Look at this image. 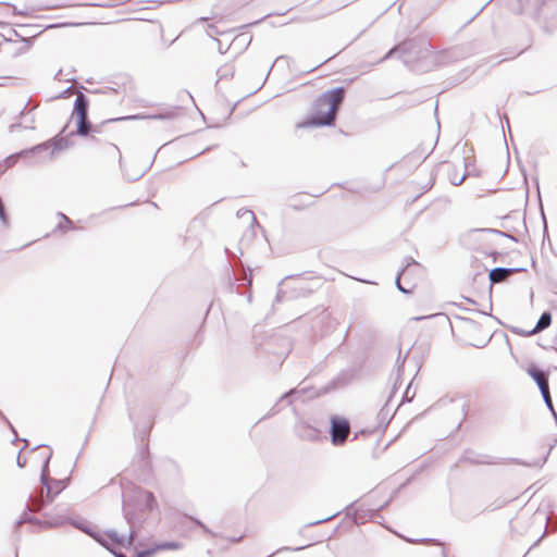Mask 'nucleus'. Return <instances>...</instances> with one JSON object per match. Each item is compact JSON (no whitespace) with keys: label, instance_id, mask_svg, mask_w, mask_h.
<instances>
[{"label":"nucleus","instance_id":"obj_1","mask_svg":"<svg viewBox=\"0 0 557 557\" xmlns=\"http://www.w3.org/2000/svg\"><path fill=\"white\" fill-rule=\"evenodd\" d=\"M50 458H51V453L45 459L42 468H41L40 483H41L42 487L36 493V495L29 496L24 512L22 513V516L15 523L16 530L23 523H33V524L47 525V527L58 525V522L41 521V520L28 515V512H38L41 509H44L48 504L52 503V500L54 499V497L58 494H60L65 488V480H57V479H51L49 476Z\"/></svg>","mask_w":557,"mask_h":557},{"label":"nucleus","instance_id":"obj_2","mask_svg":"<svg viewBox=\"0 0 557 557\" xmlns=\"http://www.w3.org/2000/svg\"><path fill=\"white\" fill-rule=\"evenodd\" d=\"M158 508L152 492L132 486L123 493L122 510L131 529V539L137 537L150 513Z\"/></svg>","mask_w":557,"mask_h":557},{"label":"nucleus","instance_id":"obj_3","mask_svg":"<svg viewBox=\"0 0 557 557\" xmlns=\"http://www.w3.org/2000/svg\"><path fill=\"white\" fill-rule=\"evenodd\" d=\"M346 90L343 86L321 94L314 104L311 114L306 121L298 123V128L333 126L336 121L341 104L345 99Z\"/></svg>","mask_w":557,"mask_h":557},{"label":"nucleus","instance_id":"obj_4","mask_svg":"<svg viewBox=\"0 0 557 557\" xmlns=\"http://www.w3.org/2000/svg\"><path fill=\"white\" fill-rule=\"evenodd\" d=\"M89 100L83 92H78L73 104L72 116L76 120V134L88 136L94 129V124L88 119Z\"/></svg>","mask_w":557,"mask_h":557},{"label":"nucleus","instance_id":"obj_5","mask_svg":"<svg viewBox=\"0 0 557 557\" xmlns=\"http://www.w3.org/2000/svg\"><path fill=\"white\" fill-rule=\"evenodd\" d=\"M73 524L76 528H78L79 530H82L83 532L91 535L100 545H102L110 552H113V550L109 547L108 540H110L111 543H113L117 546L128 548L129 546L134 545V543L137 539V537H133L132 540H129L131 532L128 533L127 536H125L123 534H119L115 530H108L104 534H99V533H91V531L88 527H84L78 523H73Z\"/></svg>","mask_w":557,"mask_h":557},{"label":"nucleus","instance_id":"obj_6","mask_svg":"<svg viewBox=\"0 0 557 557\" xmlns=\"http://www.w3.org/2000/svg\"><path fill=\"white\" fill-rule=\"evenodd\" d=\"M331 441L334 445H343L350 432V423L348 419L339 416L331 417Z\"/></svg>","mask_w":557,"mask_h":557},{"label":"nucleus","instance_id":"obj_7","mask_svg":"<svg viewBox=\"0 0 557 557\" xmlns=\"http://www.w3.org/2000/svg\"><path fill=\"white\" fill-rule=\"evenodd\" d=\"M49 147H50L49 143H42V144H38L32 148L21 150L20 152L9 156L4 161L5 165H7V168H12L17 162V160L20 158L28 159V158L38 156L42 152H46L49 149Z\"/></svg>","mask_w":557,"mask_h":557},{"label":"nucleus","instance_id":"obj_8","mask_svg":"<svg viewBox=\"0 0 557 557\" xmlns=\"http://www.w3.org/2000/svg\"><path fill=\"white\" fill-rule=\"evenodd\" d=\"M178 111V108H173L165 110L164 112L158 113V114H134V115H127L122 116L117 119H110L107 122H114V121H122V120H145V119H151V120H172L176 116Z\"/></svg>","mask_w":557,"mask_h":557},{"label":"nucleus","instance_id":"obj_9","mask_svg":"<svg viewBox=\"0 0 557 557\" xmlns=\"http://www.w3.org/2000/svg\"><path fill=\"white\" fill-rule=\"evenodd\" d=\"M295 430L297 435L301 440L317 441L320 437V431L317 428L304 421L298 422L295 426Z\"/></svg>","mask_w":557,"mask_h":557},{"label":"nucleus","instance_id":"obj_10","mask_svg":"<svg viewBox=\"0 0 557 557\" xmlns=\"http://www.w3.org/2000/svg\"><path fill=\"white\" fill-rule=\"evenodd\" d=\"M521 268H503L497 267L490 271L488 278L491 285L504 282L511 273L520 272Z\"/></svg>","mask_w":557,"mask_h":557},{"label":"nucleus","instance_id":"obj_11","mask_svg":"<svg viewBox=\"0 0 557 557\" xmlns=\"http://www.w3.org/2000/svg\"><path fill=\"white\" fill-rule=\"evenodd\" d=\"M462 460L471 465H497L499 460L488 455H480L473 451H466L462 456Z\"/></svg>","mask_w":557,"mask_h":557},{"label":"nucleus","instance_id":"obj_12","mask_svg":"<svg viewBox=\"0 0 557 557\" xmlns=\"http://www.w3.org/2000/svg\"><path fill=\"white\" fill-rule=\"evenodd\" d=\"M527 372L534 380V382L539 386L540 392L543 389L545 391V388L549 387L548 374L544 372L542 369L532 364L528 368Z\"/></svg>","mask_w":557,"mask_h":557},{"label":"nucleus","instance_id":"obj_13","mask_svg":"<svg viewBox=\"0 0 557 557\" xmlns=\"http://www.w3.org/2000/svg\"><path fill=\"white\" fill-rule=\"evenodd\" d=\"M550 324H552V314L549 311H544L540 315L535 326L531 331L522 332V334L525 336H532L534 334H537V333L546 330Z\"/></svg>","mask_w":557,"mask_h":557},{"label":"nucleus","instance_id":"obj_14","mask_svg":"<svg viewBox=\"0 0 557 557\" xmlns=\"http://www.w3.org/2000/svg\"><path fill=\"white\" fill-rule=\"evenodd\" d=\"M299 391L297 388H292L288 392L284 393L277 400V403L271 408L269 413L264 416L262 419H265L268 417L274 416L281 411V408L278 407V404L282 401H287L288 405L293 403L292 397L296 394H298Z\"/></svg>","mask_w":557,"mask_h":557},{"label":"nucleus","instance_id":"obj_15","mask_svg":"<svg viewBox=\"0 0 557 557\" xmlns=\"http://www.w3.org/2000/svg\"><path fill=\"white\" fill-rule=\"evenodd\" d=\"M467 177V173L463 172L461 175H459L457 169L453 166V169L448 172V178L451 185L459 186L463 183V181Z\"/></svg>","mask_w":557,"mask_h":557},{"label":"nucleus","instance_id":"obj_16","mask_svg":"<svg viewBox=\"0 0 557 557\" xmlns=\"http://www.w3.org/2000/svg\"><path fill=\"white\" fill-rule=\"evenodd\" d=\"M351 381V374L349 372H342L341 374H338L332 382H331V385L336 388V387H339V386H345L347 384H349V382Z\"/></svg>","mask_w":557,"mask_h":557},{"label":"nucleus","instance_id":"obj_17","mask_svg":"<svg viewBox=\"0 0 557 557\" xmlns=\"http://www.w3.org/2000/svg\"><path fill=\"white\" fill-rule=\"evenodd\" d=\"M27 106H28V102H26L24 109L20 112V117L25 120L24 128L34 129L35 116L29 114V112L26 111Z\"/></svg>","mask_w":557,"mask_h":557},{"label":"nucleus","instance_id":"obj_18","mask_svg":"<svg viewBox=\"0 0 557 557\" xmlns=\"http://www.w3.org/2000/svg\"><path fill=\"white\" fill-rule=\"evenodd\" d=\"M182 547V544L178 542H162L157 544L153 548H156V552L158 550H175L180 549Z\"/></svg>","mask_w":557,"mask_h":557},{"label":"nucleus","instance_id":"obj_19","mask_svg":"<svg viewBox=\"0 0 557 557\" xmlns=\"http://www.w3.org/2000/svg\"><path fill=\"white\" fill-rule=\"evenodd\" d=\"M406 358H407V356L401 357V352L399 351V355H398L397 360H396L397 377H396V381H395V384H394V389L396 388V385H397V383H398V381L400 379V375L403 373V369H404V364H405Z\"/></svg>","mask_w":557,"mask_h":557},{"label":"nucleus","instance_id":"obj_20","mask_svg":"<svg viewBox=\"0 0 557 557\" xmlns=\"http://www.w3.org/2000/svg\"><path fill=\"white\" fill-rule=\"evenodd\" d=\"M67 147H69V140L66 138H57L53 143V148H52L50 154L53 156L55 151L65 149Z\"/></svg>","mask_w":557,"mask_h":557},{"label":"nucleus","instance_id":"obj_21","mask_svg":"<svg viewBox=\"0 0 557 557\" xmlns=\"http://www.w3.org/2000/svg\"><path fill=\"white\" fill-rule=\"evenodd\" d=\"M543 400L546 405V407L553 412L554 416H556V412L554 410L553 400L549 393V387L545 388V391H541Z\"/></svg>","mask_w":557,"mask_h":557},{"label":"nucleus","instance_id":"obj_22","mask_svg":"<svg viewBox=\"0 0 557 557\" xmlns=\"http://www.w3.org/2000/svg\"><path fill=\"white\" fill-rule=\"evenodd\" d=\"M398 51L404 52V51H405V45H398V46H395V47H393L392 49H389V50L386 52V54L377 61V63H381V62H383V61H385V60H387V59L392 58V57H393L396 52H398Z\"/></svg>","mask_w":557,"mask_h":557},{"label":"nucleus","instance_id":"obj_23","mask_svg":"<svg viewBox=\"0 0 557 557\" xmlns=\"http://www.w3.org/2000/svg\"><path fill=\"white\" fill-rule=\"evenodd\" d=\"M190 519H191V521H193L196 525H198L199 528H201V529H202V531H203L205 533H207V534H209V535H211V536H215V533H214V532H212V531H211V530H210V529H209V528H208V527H207L202 521H200V520H199V519H197V518H190Z\"/></svg>","mask_w":557,"mask_h":557},{"label":"nucleus","instance_id":"obj_24","mask_svg":"<svg viewBox=\"0 0 557 557\" xmlns=\"http://www.w3.org/2000/svg\"><path fill=\"white\" fill-rule=\"evenodd\" d=\"M148 434H149V429L139 430L135 425V437L140 438L141 442H145L148 438Z\"/></svg>","mask_w":557,"mask_h":557},{"label":"nucleus","instance_id":"obj_25","mask_svg":"<svg viewBox=\"0 0 557 557\" xmlns=\"http://www.w3.org/2000/svg\"><path fill=\"white\" fill-rule=\"evenodd\" d=\"M252 283V275L251 273L249 274H246L244 275V277L240 280V283L238 284L237 288H236V292L239 293V287L240 286H250Z\"/></svg>","mask_w":557,"mask_h":557},{"label":"nucleus","instance_id":"obj_26","mask_svg":"<svg viewBox=\"0 0 557 557\" xmlns=\"http://www.w3.org/2000/svg\"><path fill=\"white\" fill-rule=\"evenodd\" d=\"M216 73H218L220 79L225 78L230 75H233V71L230 66L220 67Z\"/></svg>","mask_w":557,"mask_h":557},{"label":"nucleus","instance_id":"obj_27","mask_svg":"<svg viewBox=\"0 0 557 557\" xmlns=\"http://www.w3.org/2000/svg\"><path fill=\"white\" fill-rule=\"evenodd\" d=\"M405 271H406V268H404V269L401 270V272H400V273H398V275H397V277H396V287H397V289H398L399 292H401V293H404V294H408V293H410V289L405 288V287L401 285V283H400V275H401L403 273H405Z\"/></svg>","mask_w":557,"mask_h":557},{"label":"nucleus","instance_id":"obj_28","mask_svg":"<svg viewBox=\"0 0 557 557\" xmlns=\"http://www.w3.org/2000/svg\"><path fill=\"white\" fill-rule=\"evenodd\" d=\"M156 553V548H148L140 552H137L135 557H151Z\"/></svg>","mask_w":557,"mask_h":557},{"label":"nucleus","instance_id":"obj_29","mask_svg":"<svg viewBox=\"0 0 557 557\" xmlns=\"http://www.w3.org/2000/svg\"><path fill=\"white\" fill-rule=\"evenodd\" d=\"M513 461L516 463H518V465H522V466H527V467H542V465L544 462V461H541V460H536L534 462H524V461H520L518 459H515Z\"/></svg>","mask_w":557,"mask_h":557},{"label":"nucleus","instance_id":"obj_30","mask_svg":"<svg viewBox=\"0 0 557 557\" xmlns=\"http://www.w3.org/2000/svg\"><path fill=\"white\" fill-rule=\"evenodd\" d=\"M409 542H416V543H435L437 545H443L441 542H438L437 540H433V539H419V540H409Z\"/></svg>","mask_w":557,"mask_h":557},{"label":"nucleus","instance_id":"obj_31","mask_svg":"<svg viewBox=\"0 0 557 557\" xmlns=\"http://www.w3.org/2000/svg\"><path fill=\"white\" fill-rule=\"evenodd\" d=\"M535 9H540L547 0H527Z\"/></svg>","mask_w":557,"mask_h":557},{"label":"nucleus","instance_id":"obj_32","mask_svg":"<svg viewBox=\"0 0 557 557\" xmlns=\"http://www.w3.org/2000/svg\"><path fill=\"white\" fill-rule=\"evenodd\" d=\"M21 453H22V450H20V453L17 454L16 465H17V467L23 468L26 465V459L22 458Z\"/></svg>","mask_w":557,"mask_h":557},{"label":"nucleus","instance_id":"obj_33","mask_svg":"<svg viewBox=\"0 0 557 557\" xmlns=\"http://www.w3.org/2000/svg\"><path fill=\"white\" fill-rule=\"evenodd\" d=\"M0 418L9 425V428L11 429V431L16 434V431L14 429V426L11 424V422L8 420V418L3 414V412L0 410Z\"/></svg>","mask_w":557,"mask_h":557},{"label":"nucleus","instance_id":"obj_34","mask_svg":"<svg viewBox=\"0 0 557 557\" xmlns=\"http://www.w3.org/2000/svg\"><path fill=\"white\" fill-rule=\"evenodd\" d=\"M237 214H238L239 216H244L245 214H248V215L250 216V219H251L253 222H256V216H255L253 212H252V211H250V210H245V211H243V212H242V210H240V211H238V213H237Z\"/></svg>","mask_w":557,"mask_h":557},{"label":"nucleus","instance_id":"obj_35","mask_svg":"<svg viewBox=\"0 0 557 557\" xmlns=\"http://www.w3.org/2000/svg\"><path fill=\"white\" fill-rule=\"evenodd\" d=\"M302 548H304V547L290 548V547H286V546H285V547H282V548L277 549L275 553H273V554H271V555H269V556H267V557H273L276 553L284 552V550H300V549H302Z\"/></svg>","mask_w":557,"mask_h":557},{"label":"nucleus","instance_id":"obj_36","mask_svg":"<svg viewBox=\"0 0 557 557\" xmlns=\"http://www.w3.org/2000/svg\"><path fill=\"white\" fill-rule=\"evenodd\" d=\"M60 216L63 219L64 221V225H67L69 227H72L73 225V222L72 220H70L66 215H64L63 213H59Z\"/></svg>","mask_w":557,"mask_h":557},{"label":"nucleus","instance_id":"obj_37","mask_svg":"<svg viewBox=\"0 0 557 557\" xmlns=\"http://www.w3.org/2000/svg\"><path fill=\"white\" fill-rule=\"evenodd\" d=\"M148 456V444L146 443L145 446L140 450V457L141 459H145Z\"/></svg>","mask_w":557,"mask_h":557},{"label":"nucleus","instance_id":"obj_38","mask_svg":"<svg viewBox=\"0 0 557 557\" xmlns=\"http://www.w3.org/2000/svg\"><path fill=\"white\" fill-rule=\"evenodd\" d=\"M335 516H336V513H335V515H333V516H331V517H327V518H324V519H321V520L314 521V522H312V523H310V524H311V525H314V524L323 523V522H325V521H329L330 519H332V518H333V517H335Z\"/></svg>","mask_w":557,"mask_h":557},{"label":"nucleus","instance_id":"obj_39","mask_svg":"<svg viewBox=\"0 0 557 557\" xmlns=\"http://www.w3.org/2000/svg\"><path fill=\"white\" fill-rule=\"evenodd\" d=\"M21 126H22L21 123H14V124L10 125V132L13 133L14 131L20 128Z\"/></svg>","mask_w":557,"mask_h":557},{"label":"nucleus","instance_id":"obj_40","mask_svg":"<svg viewBox=\"0 0 557 557\" xmlns=\"http://www.w3.org/2000/svg\"><path fill=\"white\" fill-rule=\"evenodd\" d=\"M243 537H244V535H240V536H238V537H233V539H231V541H232L233 543H239V542L243 540Z\"/></svg>","mask_w":557,"mask_h":557},{"label":"nucleus","instance_id":"obj_41","mask_svg":"<svg viewBox=\"0 0 557 557\" xmlns=\"http://www.w3.org/2000/svg\"><path fill=\"white\" fill-rule=\"evenodd\" d=\"M115 557H126L122 552H111Z\"/></svg>","mask_w":557,"mask_h":557},{"label":"nucleus","instance_id":"obj_42","mask_svg":"<svg viewBox=\"0 0 557 557\" xmlns=\"http://www.w3.org/2000/svg\"><path fill=\"white\" fill-rule=\"evenodd\" d=\"M99 132H100V126L94 125V129L90 133H99Z\"/></svg>","mask_w":557,"mask_h":557},{"label":"nucleus","instance_id":"obj_43","mask_svg":"<svg viewBox=\"0 0 557 557\" xmlns=\"http://www.w3.org/2000/svg\"><path fill=\"white\" fill-rule=\"evenodd\" d=\"M545 534H546V532H544V533L542 534V536H541L540 539H537V541L534 543V545H533V546L537 545V544L541 542V540L545 536Z\"/></svg>","mask_w":557,"mask_h":557},{"label":"nucleus","instance_id":"obj_44","mask_svg":"<svg viewBox=\"0 0 557 557\" xmlns=\"http://www.w3.org/2000/svg\"><path fill=\"white\" fill-rule=\"evenodd\" d=\"M141 175H143V173H141V174H138V175H136V176L129 177L128 180H129V181H136V180H137V178H139Z\"/></svg>","mask_w":557,"mask_h":557},{"label":"nucleus","instance_id":"obj_45","mask_svg":"<svg viewBox=\"0 0 557 557\" xmlns=\"http://www.w3.org/2000/svg\"><path fill=\"white\" fill-rule=\"evenodd\" d=\"M290 207H293L294 209H299L300 208L298 205L293 203V202H290Z\"/></svg>","mask_w":557,"mask_h":557},{"label":"nucleus","instance_id":"obj_46","mask_svg":"<svg viewBox=\"0 0 557 557\" xmlns=\"http://www.w3.org/2000/svg\"><path fill=\"white\" fill-rule=\"evenodd\" d=\"M441 556L446 557V550L444 548H442V550H441Z\"/></svg>","mask_w":557,"mask_h":557},{"label":"nucleus","instance_id":"obj_47","mask_svg":"<svg viewBox=\"0 0 557 557\" xmlns=\"http://www.w3.org/2000/svg\"><path fill=\"white\" fill-rule=\"evenodd\" d=\"M59 230H63V223H59L58 226H57Z\"/></svg>","mask_w":557,"mask_h":557},{"label":"nucleus","instance_id":"obj_48","mask_svg":"<svg viewBox=\"0 0 557 557\" xmlns=\"http://www.w3.org/2000/svg\"><path fill=\"white\" fill-rule=\"evenodd\" d=\"M275 61L271 64L268 74L271 72V70L274 67Z\"/></svg>","mask_w":557,"mask_h":557},{"label":"nucleus","instance_id":"obj_49","mask_svg":"<svg viewBox=\"0 0 557 557\" xmlns=\"http://www.w3.org/2000/svg\"><path fill=\"white\" fill-rule=\"evenodd\" d=\"M424 318H425V317H417V318H414V320L420 321V320H422V319H424Z\"/></svg>","mask_w":557,"mask_h":557},{"label":"nucleus","instance_id":"obj_50","mask_svg":"<svg viewBox=\"0 0 557 557\" xmlns=\"http://www.w3.org/2000/svg\"><path fill=\"white\" fill-rule=\"evenodd\" d=\"M536 92H537V91H536V90H534V91H528L527 94H528V95H534V94H536Z\"/></svg>","mask_w":557,"mask_h":557},{"label":"nucleus","instance_id":"obj_51","mask_svg":"<svg viewBox=\"0 0 557 557\" xmlns=\"http://www.w3.org/2000/svg\"><path fill=\"white\" fill-rule=\"evenodd\" d=\"M280 300H281V294L278 293L276 296V301H280Z\"/></svg>","mask_w":557,"mask_h":557},{"label":"nucleus","instance_id":"obj_52","mask_svg":"<svg viewBox=\"0 0 557 557\" xmlns=\"http://www.w3.org/2000/svg\"><path fill=\"white\" fill-rule=\"evenodd\" d=\"M408 393H409V387L406 389L405 397H407Z\"/></svg>","mask_w":557,"mask_h":557},{"label":"nucleus","instance_id":"obj_53","mask_svg":"<svg viewBox=\"0 0 557 557\" xmlns=\"http://www.w3.org/2000/svg\"><path fill=\"white\" fill-rule=\"evenodd\" d=\"M23 442H25V445H27V441L26 438H23ZM26 446H24L23 448H25Z\"/></svg>","mask_w":557,"mask_h":557},{"label":"nucleus","instance_id":"obj_54","mask_svg":"<svg viewBox=\"0 0 557 557\" xmlns=\"http://www.w3.org/2000/svg\"><path fill=\"white\" fill-rule=\"evenodd\" d=\"M507 237H509L510 239L515 240L513 236H509V235H506Z\"/></svg>","mask_w":557,"mask_h":557},{"label":"nucleus","instance_id":"obj_55","mask_svg":"<svg viewBox=\"0 0 557 557\" xmlns=\"http://www.w3.org/2000/svg\"><path fill=\"white\" fill-rule=\"evenodd\" d=\"M554 252L557 256V246L555 247Z\"/></svg>","mask_w":557,"mask_h":557}]
</instances>
